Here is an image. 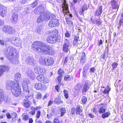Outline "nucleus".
Returning <instances> with one entry per match:
<instances>
[{
    "instance_id": "2",
    "label": "nucleus",
    "mask_w": 123,
    "mask_h": 123,
    "mask_svg": "<svg viewBox=\"0 0 123 123\" xmlns=\"http://www.w3.org/2000/svg\"><path fill=\"white\" fill-rule=\"evenodd\" d=\"M58 30L56 29L49 32V34L50 35L46 39V41L48 43L51 44L54 43L58 40H60L62 38V37L58 35Z\"/></svg>"
},
{
    "instance_id": "16",
    "label": "nucleus",
    "mask_w": 123,
    "mask_h": 123,
    "mask_svg": "<svg viewBox=\"0 0 123 123\" xmlns=\"http://www.w3.org/2000/svg\"><path fill=\"white\" fill-rule=\"evenodd\" d=\"M102 6H101L98 8L95 11L94 15L95 16H100L102 13Z\"/></svg>"
},
{
    "instance_id": "18",
    "label": "nucleus",
    "mask_w": 123,
    "mask_h": 123,
    "mask_svg": "<svg viewBox=\"0 0 123 123\" xmlns=\"http://www.w3.org/2000/svg\"><path fill=\"white\" fill-rule=\"evenodd\" d=\"M38 42L35 41L34 42L32 45V47L33 50L35 51H38Z\"/></svg>"
},
{
    "instance_id": "5",
    "label": "nucleus",
    "mask_w": 123,
    "mask_h": 123,
    "mask_svg": "<svg viewBox=\"0 0 123 123\" xmlns=\"http://www.w3.org/2000/svg\"><path fill=\"white\" fill-rule=\"evenodd\" d=\"M39 63L40 64L44 65L45 66H51L54 63V59L53 58L49 56L46 59L42 57L39 59Z\"/></svg>"
},
{
    "instance_id": "63",
    "label": "nucleus",
    "mask_w": 123,
    "mask_h": 123,
    "mask_svg": "<svg viewBox=\"0 0 123 123\" xmlns=\"http://www.w3.org/2000/svg\"><path fill=\"white\" fill-rule=\"evenodd\" d=\"M45 5L44 4L41 5L39 6V7H40V9H44Z\"/></svg>"
},
{
    "instance_id": "1",
    "label": "nucleus",
    "mask_w": 123,
    "mask_h": 123,
    "mask_svg": "<svg viewBox=\"0 0 123 123\" xmlns=\"http://www.w3.org/2000/svg\"><path fill=\"white\" fill-rule=\"evenodd\" d=\"M6 87L8 90L11 89L13 94L15 97H18L21 93V89L18 83H16L13 81L8 82L6 84Z\"/></svg>"
},
{
    "instance_id": "12",
    "label": "nucleus",
    "mask_w": 123,
    "mask_h": 123,
    "mask_svg": "<svg viewBox=\"0 0 123 123\" xmlns=\"http://www.w3.org/2000/svg\"><path fill=\"white\" fill-rule=\"evenodd\" d=\"M111 5L113 9H117V11L119 7V5L117 3L116 0H112L111 1Z\"/></svg>"
},
{
    "instance_id": "9",
    "label": "nucleus",
    "mask_w": 123,
    "mask_h": 123,
    "mask_svg": "<svg viewBox=\"0 0 123 123\" xmlns=\"http://www.w3.org/2000/svg\"><path fill=\"white\" fill-rule=\"evenodd\" d=\"M65 42L63 45L62 49L63 51L67 53L69 50L68 47H69L70 42L66 38L65 39Z\"/></svg>"
},
{
    "instance_id": "42",
    "label": "nucleus",
    "mask_w": 123,
    "mask_h": 123,
    "mask_svg": "<svg viewBox=\"0 0 123 123\" xmlns=\"http://www.w3.org/2000/svg\"><path fill=\"white\" fill-rule=\"evenodd\" d=\"M118 64L115 62H113L112 64V69L114 70L118 66Z\"/></svg>"
},
{
    "instance_id": "14",
    "label": "nucleus",
    "mask_w": 123,
    "mask_h": 123,
    "mask_svg": "<svg viewBox=\"0 0 123 123\" xmlns=\"http://www.w3.org/2000/svg\"><path fill=\"white\" fill-rule=\"evenodd\" d=\"M39 81L44 83L48 82V80L46 77H45L43 75L40 74L39 75Z\"/></svg>"
},
{
    "instance_id": "29",
    "label": "nucleus",
    "mask_w": 123,
    "mask_h": 123,
    "mask_svg": "<svg viewBox=\"0 0 123 123\" xmlns=\"http://www.w3.org/2000/svg\"><path fill=\"white\" fill-rule=\"evenodd\" d=\"M99 113L101 114H103L105 112L106 109L102 106H100L98 109Z\"/></svg>"
},
{
    "instance_id": "33",
    "label": "nucleus",
    "mask_w": 123,
    "mask_h": 123,
    "mask_svg": "<svg viewBox=\"0 0 123 123\" xmlns=\"http://www.w3.org/2000/svg\"><path fill=\"white\" fill-rule=\"evenodd\" d=\"M63 92L64 94V95L65 98L68 99L69 98V94L68 91L65 89L63 91Z\"/></svg>"
},
{
    "instance_id": "50",
    "label": "nucleus",
    "mask_w": 123,
    "mask_h": 123,
    "mask_svg": "<svg viewBox=\"0 0 123 123\" xmlns=\"http://www.w3.org/2000/svg\"><path fill=\"white\" fill-rule=\"evenodd\" d=\"M55 89L57 92H59L60 91V87L58 85H56L55 86Z\"/></svg>"
},
{
    "instance_id": "47",
    "label": "nucleus",
    "mask_w": 123,
    "mask_h": 123,
    "mask_svg": "<svg viewBox=\"0 0 123 123\" xmlns=\"http://www.w3.org/2000/svg\"><path fill=\"white\" fill-rule=\"evenodd\" d=\"M100 58L104 59L105 60H106V53L105 52L102 55H101L100 56Z\"/></svg>"
},
{
    "instance_id": "10",
    "label": "nucleus",
    "mask_w": 123,
    "mask_h": 123,
    "mask_svg": "<svg viewBox=\"0 0 123 123\" xmlns=\"http://www.w3.org/2000/svg\"><path fill=\"white\" fill-rule=\"evenodd\" d=\"M12 43L16 46L20 47L21 46V40L19 38H13Z\"/></svg>"
},
{
    "instance_id": "61",
    "label": "nucleus",
    "mask_w": 123,
    "mask_h": 123,
    "mask_svg": "<svg viewBox=\"0 0 123 123\" xmlns=\"http://www.w3.org/2000/svg\"><path fill=\"white\" fill-rule=\"evenodd\" d=\"M7 118L8 119H10L11 118V116L9 113H7L6 114Z\"/></svg>"
},
{
    "instance_id": "32",
    "label": "nucleus",
    "mask_w": 123,
    "mask_h": 123,
    "mask_svg": "<svg viewBox=\"0 0 123 123\" xmlns=\"http://www.w3.org/2000/svg\"><path fill=\"white\" fill-rule=\"evenodd\" d=\"M61 112L60 117L63 116L66 112V110L64 108H62L60 109Z\"/></svg>"
},
{
    "instance_id": "6",
    "label": "nucleus",
    "mask_w": 123,
    "mask_h": 123,
    "mask_svg": "<svg viewBox=\"0 0 123 123\" xmlns=\"http://www.w3.org/2000/svg\"><path fill=\"white\" fill-rule=\"evenodd\" d=\"M71 113L73 115H79L80 116H82L83 113L82 107L80 105H77L76 109L74 108L71 109Z\"/></svg>"
},
{
    "instance_id": "26",
    "label": "nucleus",
    "mask_w": 123,
    "mask_h": 123,
    "mask_svg": "<svg viewBox=\"0 0 123 123\" xmlns=\"http://www.w3.org/2000/svg\"><path fill=\"white\" fill-rule=\"evenodd\" d=\"M66 20L69 27H71L73 26V24L72 21L71 20H70L68 17H67L66 18Z\"/></svg>"
},
{
    "instance_id": "20",
    "label": "nucleus",
    "mask_w": 123,
    "mask_h": 123,
    "mask_svg": "<svg viewBox=\"0 0 123 123\" xmlns=\"http://www.w3.org/2000/svg\"><path fill=\"white\" fill-rule=\"evenodd\" d=\"M80 86L79 84H77L74 87L73 90V92L75 94H78L80 91Z\"/></svg>"
},
{
    "instance_id": "8",
    "label": "nucleus",
    "mask_w": 123,
    "mask_h": 123,
    "mask_svg": "<svg viewBox=\"0 0 123 123\" xmlns=\"http://www.w3.org/2000/svg\"><path fill=\"white\" fill-rule=\"evenodd\" d=\"M59 25V21L58 19L56 18L51 19L49 23V26L51 27H58Z\"/></svg>"
},
{
    "instance_id": "38",
    "label": "nucleus",
    "mask_w": 123,
    "mask_h": 123,
    "mask_svg": "<svg viewBox=\"0 0 123 123\" xmlns=\"http://www.w3.org/2000/svg\"><path fill=\"white\" fill-rule=\"evenodd\" d=\"M110 112H106L104 113L102 115L101 117L102 118H105L108 117L110 115Z\"/></svg>"
},
{
    "instance_id": "21",
    "label": "nucleus",
    "mask_w": 123,
    "mask_h": 123,
    "mask_svg": "<svg viewBox=\"0 0 123 123\" xmlns=\"http://www.w3.org/2000/svg\"><path fill=\"white\" fill-rule=\"evenodd\" d=\"M81 56V58L80 60V62L82 65H83L86 62V54L84 52L82 53Z\"/></svg>"
},
{
    "instance_id": "53",
    "label": "nucleus",
    "mask_w": 123,
    "mask_h": 123,
    "mask_svg": "<svg viewBox=\"0 0 123 123\" xmlns=\"http://www.w3.org/2000/svg\"><path fill=\"white\" fill-rule=\"evenodd\" d=\"M68 56H66L65 58L64 62V64H65L68 61Z\"/></svg>"
},
{
    "instance_id": "45",
    "label": "nucleus",
    "mask_w": 123,
    "mask_h": 123,
    "mask_svg": "<svg viewBox=\"0 0 123 123\" xmlns=\"http://www.w3.org/2000/svg\"><path fill=\"white\" fill-rule=\"evenodd\" d=\"M62 76L61 75H58L56 78L57 80L58 81V83H60L61 82L62 78Z\"/></svg>"
},
{
    "instance_id": "43",
    "label": "nucleus",
    "mask_w": 123,
    "mask_h": 123,
    "mask_svg": "<svg viewBox=\"0 0 123 123\" xmlns=\"http://www.w3.org/2000/svg\"><path fill=\"white\" fill-rule=\"evenodd\" d=\"M32 58L28 57L27 58L26 60H25V62L26 63H29L31 62H32Z\"/></svg>"
},
{
    "instance_id": "15",
    "label": "nucleus",
    "mask_w": 123,
    "mask_h": 123,
    "mask_svg": "<svg viewBox=\"0 0 123 123\" xmlns=\"http://www.w3.org/2000/svg\"><path fill=\"white\" fill-rule=\"evenodd\" d=\"M8 70V67L7 66L4 65L0 66V77L5 72Z\"/></svg>"
},
{
    "instance_id": "31",
    "label": "nucleus",
    "mask_w": 123,
    "mask_h": 123,
    "mask_svg": "<svg viewBox=\"0 0 123 123\" xmlns=\"http://www.w3.org/2000/svg\"><path fill=\"white\" fill-rule=\"evenodd\" d=\"M23 82V85L28 86V85L30 84V82L29 80L27 79H25Z\"/></svg>"
},
{
    "instance_id": "64",
    "label": "nucleus",
    "mask_w": 123,
    "mask_h": 123,
    "mask_svg": "<svg viewBox=\"0 0 123 123\" xmlns=\"http://www.w3.org/2000/svg\"><path fill=\"white\" fill-rule=\"evenodd\" d=\"M44 16V13H42V15H40V19L41 20H43V18H42L43 17V16Z\"/></svg>"
},
{
    "instance_id": "36",
    "label": "nucleus",
    "mask_w": 123,
    "mask_h": 123,
    "mask_svg": "<svg viewBox=\"0 0 123 123\" xmlns=\"http://www.w3.org/2000/svg\"><path fill=\"white\" fill-rule=\"evenodd\" d=\"M23 89L24 92H26V93H29L30 91L28 90V86L23 85Z\"/></svg>"
},
{
    "instance_id": "62",
    "label": "nucleus",
    "mask_w": 123,
    "mask_h": 123,
    "mask_svg": "<svg viewBox=\"0 0 123 123\" xmlns=\"http://www.w3.org/2000/svg\"><path fill=\"white\" fill-rule=\"evenodd\" d=\"M86 72L85 70H84L82 72V75L83 77H85L86 76Z\"/></svg>"
},
{
    "instance_id": "56",
    "label": "nucleus",
    "mask_w": 123,
    "mask_h": 123,
    "mask_svg": "<svg viewBox=\"0 0 123 123\" xmlns=\"http://www.w3.org/2000/svg\"><path fill=\"white\" fill-rule=\"evenodd\" d=\"M34 13L35 14H37L38 12V7H37L34 10Z\"/></svg>"
},
{
    "instance_id": "41",
    "label": "nucleus",
    "mask_w": 123,
    "mask_h": 123,
    "mask_svg": "<svg viewBox=\"0 0 123 123\" xmlns=\"http://www.w3.org/2000/svg\"><path fill=\"white\" fill-rule=\"evenodd\" d=\"M22 117L23 120L25 121L28 120L29 118L28 116L26 115L25 114H23Z\"/></svg>"
},
{
    "instance_id": "22",
    "label": "nucleus",
    "mask_w": 123,
    "mask_h": 123,
    "mask_svg": "<svg viewBox=\"0 0 123 123\" xmlns=\"http://www.w3.org/2000/svg\"><path fill=\"white\" fill-rule=\"evenodd\" d=\"M87 9V6L86 5H83L82 7L80 9L79 13L80 15H82L84 16V12Z\"/></svg>"
},
{
    "instance_id": "25",
    "label": "nucleus",
    "mask_w": 123,
    "mask_h": 123,
    "mask_svg": "<svg viewBox=\"0 0 123 123\" xmlns=\"http://www.w3.org/2000/svg\"><path fill=\"white\" fill-rule=\"evenodd\" d=\"M73 79V76L68 74L65 75L64 78V80L66 81H68Z\"/></svg>"
},
{
    "instance_id": "60",
    "label": "nucleus",
    "mask_w": 123,
    "mask_h": 123,
    "mask_svg": "<svg viewBox=\"0 0 123 123\" xmlns=\"http://www.w3.org/2000/svg\"><path fill=\"white\" fill-rule=\"evenodd\" d=\"M34 87L37 90H38V83H36Z\"/></svg>"
},
{
    "instance_id": "4",
    "label": "nucleus",
    "mask_w": 123,
    "mask_h": 123,
    "mask_svg": "<svg viewBox=\"0 0 123 123\" xmlns=\"http://www.w3.org/2000/svg\"><path fill=\"white\" fill-rule=\"evenodd\" d=\"M39 52L46 55H53L55 54L54 50L52 47L49 45H47L43 43L39 42Z\"/></svg>"
},
{
    "instance_id": "24",
    "label": "nucleus",
    "mask_w": 123,
    "mask_h": 123,
    "mask_svg": "<svg viewBox=\"0 0 123 123\" xmlns=\"http://www.w3.org/2000/svg\"><path fill=\"white\" fill-rule=\"evenodd\" d=\"M111 90V88L109 85H107L106 87L103 91V93L104 94H107L108 95L109 92Z\"/></svg>"
},
{
    "instance_id": "57",
    "label": "nucleus",
    "mask_w": 123,
    "mask_h": 123,
    "mask_svg": "<svg viewBox=\"0 0 123 123\" xmlns=\"http://www.w3.org/2000/svg\"><path fill=\"white\" fill-rule=\"evenodd\" d=\"M12 115L13 116H14V117H13V118H14L15 119H16V118H17V114L13 112L12 113Z\"/></svg>"
},
{
    "instance_id": "28",
    "label": "nucleus",
    "mask_w": 123,
    "mask_h": 123,
    "mask_svg": "<svg viewBox=\"0 0 123 123\" xmlns=\"http://www.w3.org/2000/svg\"><path fill=\"white\" fill-rule=\"evenodd\" d=\"M21 75L19 73H17L15 75L14 78L15 80H19L21 78Z\"/></svg>"
},
{
    "instance_id": "3",
    "label": "nucleus",
    "mask_w": 123,
    "mask_h": 123,
    "mask_svg": "<svg viewBox=\"0 0 123 123\" xmlns=\"http://www.w3.org/2000/svg\"><path fill=\"white\" fill-rule=\"evenodd\" d=\"M16 50L11 46L6 47L4 49V53L6 55V57L12 62L11 63H15L18 62V58L15 57L14 55V51Z\"/></svg>"
},
{
    "instance_id": "46",
    "label": "nucleus",
    "mask_w": 123,
    "mask_h": 123,
    "mask_svg": "<svg viewBox=\"0 0 123 123\" xmlns=\"http://www.w3.org/2000/svg\"><path fill=\"white\" fill-rule=\"evenodd\" d=\"M123 25V19L120 18L119 20L118 25L119 26H121Z\"/></svg>"
},
{
    "instance_id": "17",
    "label": "nucleus",
    "mask_w": 123,
    "mask_h": 123,
    "mask_svg": "<svg viewBox=\"0 0 123 123\" xmlns=\"http://www.w3.org/2000/svg\"><path fill=\"white\" fill-rule=\"evenodd\" d=\"M33 95H27L25 96V99L26 101L28 100L29 102L31 103V102H32L33 103L35 104H36V102H35L34 99H33Z\"/></svg>"
},
{
    "instance_id": "49",
    "label": "nucleus",
    "mask_w": 123,
    "mask_h": 123,
    "mask_svg": "<svg viewBox=\"0 0 123 123\" xmlns=\"http://www.w3.org/2000/svg\"><path fill=\"white\" fill-rule=\"evenodd\" d=\"M24 106L26 108H29L30 106V104H29V102H25L24 104Z\"/></svg>"
},
{
    "instance_id": "11",
    "label": "nucleus",
    "mask_w": 123,
    "mask_h": 123,
    "mask_svg": "<svg viewBox=\"0 0 123 123\" xmlns=\"http://www.w3.org/2000/svg\"><path fill=\"white\" fill-rule=\"evenodd\" d=\"M2 30L4 32H7L9 34L13 33L14 31L13 29L11 27L8 26H5L3 28Z\"/></svg>"
},
{
    "instance_id": "7",
    "label": "nucleus",
    "mask_w": 123,
    "mask_h": 123,
    "mask_svg": "<svg viewBox=\"0 0 123 123\" xmlns=\"http://www.w3.org/2000/svg\"><path fill=\"white\" fill-rule=\"evenodd\" d=\"M6 102H11V99L10 98L7 97L4 98L3 90L0 88V104L3 101Z\"/></svg>"
},
{
    "instance_id": "13",
    "label": "nucleus",
    "mask_w": 123,
    "mask_h": 123,
    "mask_svg": "<svg viewBox=\"0 0 123 123\" xmlns=\"http://www.w3.org/2000/svg\"><path fill=\"white\" fill-rule=\"evenodd\" d=\"M79 37L78 36L75 35L73 42V46H77L78 44L81 43V41L80 40H79Z\"/></svg>"
},
{
    "instance_id": "23",
    "label": "nucleus",
    "mask_w": 123,
    "mask_h": 123,
    "mask_svg": "<svg viewBox=\"0 0 123 123\" xmlns=\"http://www.w3.org/2000/svg\"><path fill=\"white\" fill-rule=\"evenodd\" d=\"M89 89L88 84L87 83H85L83 86L82 93L83 94H85V93L87 92Z\"/></svg>"
},
{
    "instance_id": "19",
    "label": "nucleus",
    "mask_w": 123,
    "mask_h": 123,
    "mask_svg": "<svg viewBox=\"0 0 123 123\" xmlns=\"http://www.w3.org/2000/svg\"><path fill=\"white\" fill-rule=\"evenodd\" d=\"M18 16L17 12H15L13 13L12 15V20L13 22H15L18 20Z\"/></svg>"
},
{
    "instance_id": "59",
    "label": "nucleus",
    "mask_w": 123,
    "mask_h": 123,
    "mask_svg": "<svg viewBox=\"0 0 123 123\" xmlns=\"http://www.w3.org/2000/svg\"><path fill=\"white\" fill-rule=\"evenodd\" d=\"M20 2L22 4H25L27 2V0H21Z\"/></svg>"
},
{
    "instance_id": "52",
    "label": "nucleus",
    "mask_w": 123,
    "mask_h": 123,
    "mask_svg": "<svg viewBox=\"0 0 123 123\" xmlns=\"http://www.w3.org/2000/svg\"><path fill=\"white\" fill-rule=\"evenodd\" d=\"M37 4V1H35L31 5V6L32 8L35 7Z\"/></svg>"
},
{
    "instance_id": "44",
    "label": "nucleus",
    "mask_w": 123,
    "mask_h": 123,
    "mask_svg": "<svg viewBox=\"0 0 123 123\" xmlns=\"http://www.w3.org/2000/svg\"><path fill=\"white\" fill-rule=\"evenodd\" d=\"M65 36L66 37L69 38L71 36V34L69 33V32L67 30L65 34Z\"/></svg>"
},
{
    "instance_id": "54",
    "label": "nucleus",
    "mask_w": 123,
    "mask_h": 123,
    "mask_svg": "<svg viewBox=\"0 0 123 123\" xmlns=\"http://www.w3.org/2000/svg\"><path fill=\"white\" fill-rule=\"evenodd\" d=\"M62 10L63 13L64 14V16H65V15L67 14V13H69V10H68V11H67V10Z\"/></svg>"
},
{
    "instance_id": "58",
    "label": "nucleus",
    "mask_w": 123,
    "mask_h": 123,
    "mask_svg": "<svg viewBox=\"0 0 123 123\" xmlns=\"http://www.w3.org/2000/svg\"><path fill=\"white\" fill-rule=\"evenodd\" d=\"M98 45L99 46H100L103 43V41L102 40L100 39L99 41L98 40Z\"/></svg>"
},
{
    "instance_id": "34",
    "label": "nucleus",
    "mask_w": 123,
    "mask_h": 123,
    "mask_svg": "<svg viewBox=\"0 0 123 123\" xmlns=\"http://www.w3.org/2000/svg\"><path fill=\"white\" fill-rule=\"evenodd\" d=\"M26 74L27 75L31 78H32L34 75V74L32 71L30 70L26 72Z\"/></svg>"
},
{
    "instance_id": "39",
    "label": "nucleus",
    "mask_w": 123,
    "mask_h": 123,
    "mask_svg": "<svg viewBox=\"0 0 123 123\" xmlns=\"http://www.w3.org/2000/svg\"><path fill=\"white\" fill-rule=\"evenodd\" d=\"M55 102L57 104H60L62 103L63 101L61 100L59 98H57L55 99Z\"/></svg>"
},
{
    "instance_id": "35",
    "label": "nucleus",
    "mask_w": 123,
    "mask_h": 123,
    "mask_svg": "<svg viewBox=\"0 0 123 123\" xmlns=\"http://www.w3.org/2000/svg\"><path fill=\"white\" fill-rule=\"evenodd\" d=\"M6 8L5 9H2L0 11V15L3 17L6 14Z\"/></svg>"
},
{
    "instance_id": "40",
    "label": "nucleus",
    "mask_w": 123,
    "mask_h": 123,
    "mask_svg": "<svg viewBox=\"0 0 123 123\" xmlns=\"http://www.w3.org/2000/svg\"><path fill=\"white\" fill-rule=\"evenodd\" d=\"M102 23V21L100 19H98L96 21V23L98 26H99L101 25Z\"/></svg>"
},
{
    "instance_id": "51",
    "label": "nucleus",
    "mask_w": 123,
    "mask_h": 123,
    "mask_svg": "<svg viewBox=\"0 0 123 123\" xmlns=\"http://www.w3.org/2000/svg\"><path fill=\"white\" fill-rule=\"evenodd\" d=\"M93 112L96 114H98V109L97 108L95 107H94L92 108Z\"/></svg>"
},
{
    "instance_id": "48",
    "label": "nucleus",
    "mask_w": 123,
    "mask_h": 123,
    "mask_svg": "<svg viewBox=\"0 0 123 123\" xmlns=\"http://www.w3.org/2000/svg\"><path fill=\"white\" fill-rule=\"evenodd\" d=\"M53 122V123H60V121L58 118H55L54 119Z\"/></svg>"
},
{
    "instance_id": "27",
    "label": "nucleus",
    "mask_w": 123,
    "mask_h": 123,
    "mask_svg": "<svg viewBox=\"0 0 123 123\" xmlns=\"http://www.w3.org/2000/svg\"><path fill=\"white\" fill-rule=\"evenodd\" d=\"M87 101V98L86 97L83 96H82L81 99V103L83 105L86 104Z\"/></svg>"
},
{
    "instance_id": "55",
    "label": "nucleus",
    "mask_w": 123,
    "mask_h": 123,
    "mask_svg": "<svg viewBox=\"0 0 123 123\" xmlns=\"http://www.w3.org/2000/svg\"><path fill=\"white\" fill-rule=\"evenodd\" d=\"M90 72L92 73H94L96 70V69L94 67H92L90 69Z\"/></svg>"
},
{
    "instance_id": "30",
    "label": "nucleus",
    "mask_w": 123,
    "mask_h": 123,
    "mask_svg": "<svg viewBox=\"0 0 123 123\" xmlns=\"http://www.w3.org/2000/svg\"><path fill=\"white\" fill-rule=\"evenodd\" d=\"M66 1H65L63 5L62 6V10H67V11H68V10H69L68 6L67 4L65 3Z\"/></svg>"
},
{
    "instance_id": "37",
    "label": "nucleus",
    "mask_w": 123,
    "mask_h": 123,
    "mask_svg": "<svg viewBox=\"0 0 123 123\" xmlns=\"http://www.w3.org/2000/svg\"><path fill=\"white\" fill-rule=\"evenodd\" d=\"M57 72L59 75L62 76H63V75L65 73L64 70L61 68H59Z\"/></svg>"
}]
</instances>
